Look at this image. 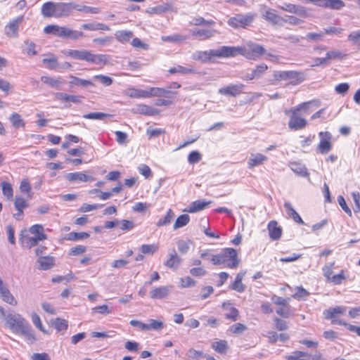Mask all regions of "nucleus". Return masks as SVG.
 Listing matches in <instances>:
<instances>
[{
	"label": "nucleus",
	"instance_id": "10",
	"mask_svg": "<svg viewBox=\"0 0 360 360\" xmlns=\"http://www.w3.org/2000/svg\"><path fill=\"white\" fill-rule=\"evenodd\" d=\"M245 87L243 84H231L229 86L221 88L219 89V94L221 95H227L232 96H237L242 92V89Z\"/></svg>",
	"mask_w": 360,
	"mask_h": 360
},
{
	"label": "nucleus",
	"instance_id": "40",
	"mask_svg": "<svg viewBox=\"0 0 360 360\" xmlns=\"http://www.w3.org/2000/svg\"><path fill=\"white\" fill-rule=\"evenodd\" d=\"M190 221V216L187 214H181L176 219L174 224L173 229L174 230L181 228L188 224Z\"/></svg>",
	"mask_w": 360,
	"mask_h": 360
},
{
	"label": "nucleus",
	"instance_id": "30",
	"mask_svg": "<svg viewBox=\"0 0 360 360\" xmlns=\"http://www.w3.org/2000/svg\"><path fill=\"white\" fill-rule=\"evenodd\" d=\"M65 27H60L55 25H49L44 27V32L46 34H52L55 36L63 37H64Z\"/></svg>",
	"mask_w": 360,
	"mask_h": 360
},
{
	"label": "nucleus",
	"instance_id": "54",
	"mask_svg": "<svg viewBox=\"0 0 360 360\" xmlns=\"http://www.w3.org/2000/svg\"><path fill=\"white\" fill-rule=\"evenodd\" d=\"M326 56L329 63L330 60L342 59L346 56V54H343L341 51L338 50H333L327 52Z\"/></svg>",
	"mask_w": 360,
	"mask_h": 360
},
{
	"label": "nucleus",
	"instance_id": "53",
	"mask_svg": "<svg viewBox=\"0 0 360 360\" xmlns=\"http://www.w3.org/2000/svg\"><path fill=\"white\" fill-rule=\"evenodd\" d=\"M129 96L132 98H148L147 90L131 89Z\"/></svg>",
	"mask_w": 360,
	"mask_h": 360
},
{
	"label": "nucleus",
	"instance_id": "14",
	"mask_svg": "<svg viewBox=\"0 0 360 360\" xmlns=\"http://www.w3.org/2000/svg\"><path fill=\"white\" fill-rule=\"evenodd\" d=\"M265 49L259 44H252L248 46V50L247 51V57L250 59L256 60L257 58L265 53Z\"/></svg>",
	"mask_w": 360,
	"mask_h": 360
},
{
	"label": "nucleus",
	"instance_id": "48",
	"mask_svg": "<svg viewBox=\"0 0 360 360\" xmlns=\"http://www.w3.org/2000/svg\"><path fill=\"white\" fill-rule=\"evenodd\" d=\"M111 117V115L106 114L101 112H89L87 114H84L83 117L85 119L90 120H103L105 117Z\"/></svg>",
	"mask_w": 360,
	"mask_h": 360
},
{
	"label": "nucleus",
	"instance_id": "22",
	"mask_svg": "<svg viewBox=\"0 0 360 360\" xmlns=\"http://www.w3.org/2000/svg\"><path fill=\"white\" fill-rule=\"evenodd\" d=\"M181 262V259L177 255L174 249L169 254V259L165 262V265L169 269H176Z\"/></svg>",
	"mask_w": 360,
	"mask_h": 360
},
{
	"label": "nucleus",
	"instance_id": "4",
	"mask_svg": "<svg viewBox=\"0 0 360 360\" xmlns=\"http://www.w3.org/2000/svg\"><path fill=\"white\" fill-rule=\"evenodd\" d=\"M255 13H248L247 14H236L230 18L228 20V25L233 28H246L255 20Z\"/></svg>",
	"mask_w": 360,
	"mask_h": 360
},
{
	"label": "nucleus",
	"instance_id": "32",
	"mask_svg": "<svg viewBox=\"0 0 360 360\" xmlns=\"http://www.w3.org/2000/svg\"><path fill=\"white\" fill-rule=\"evenodd\" d=\"M115 39L122 43H127L134 37V33L130 30H118L115 34Z\"/></svg>",
	"mask_w": 360,
	"mask_h": 360
},
{
	"label": "nucleus",
	"instance_id": "45",
	"mask_svg": "<svg viewBox=\"0 0 360 360\" xmlns=\"http://www.w3.org/2000/svg\"><path fill=\"white\" fill-rule=\"evenodd\" d=\"M212 348L220 354H224L227 349V342L225 340H219L212 343Z\"/></svg>",
	"mask_w": 360,
	"mask_h": 360
},
{
	"label": "nucleus",
	"instance_id": "41",
	"mask_svg": "<svg viewBox=\"0 0 360 360\" xmlns=\"http://www.w3.org/2000/svg\"><path fill=\"white\" fill-rule=\"evenodd\" d=\"M9 120L15 128L24 127L25 125L24 120L17 112L12 113L9 117Z\"/></svg>",
	"mask_w": 360,
	"mask_h": 360
},
{
	"label": "nucleus",
	"instance_id": "63",
	"mask_svg": "<svg viewBox=\"0 0 360 360\" xmlns=\"http://www.w3.org/2000/svg\"><path fill=\"white\" fill-rule=\"evenodd\" d=\"M201 154L198 151L193 150L190 153L188 157V161L190 164H195L201 160Z\"/></svg>",
	"mask_w": 360,
	"mask_h": 360
},
{
	"label": "nucleus",
	"instance_id": "36",
	"mask_svg": "<svg viewBox=\"0 0 360 360\" xmlns=\"http://www.w3.org/2000/svg\"><path fill=\"white\" fill-rule=\"evenodd\" d=\"M169 72L170 74L178 73L181 75H188L191 73H195V70L192 67H184L181 65H177L170 68L169 70Z\"/></svg>",
	"mask_w": 360,
	"mask_h": 360
},
{
	"label": "nucleus",
	"instance_id": "21",
	"mask_svg": "<svg viewBox=\"0 0 360 360\" xmlns=\"http://www.w3.org/2000/svg\"><path fill=\"white\" fill-rule=\"evenodd\" d=\"M65 178L71 182L93 181L94 178L82 172H71L66 174Z\"/></svg>",
	"mask_w": 360,
	"mask_h": 360
},
{
	"label": "nucleus",
	"instance_id": "23",
	"mask_svg": "<svg viewBox=\"0 0 360 360\" xmlns=\"http://www.w3.org/2000/svg\"><path fill=\"white\" fill-rule=\"evenodd\" d=\"M134 113L142 114L145 115H155L158 113V110L149 105L140 104L132 109Z\"/></svg>",
	"mask_w": 360,
	"mask_h": 360
},
{
	"label": "nucleus",
	"instance_id": "34",
	"mask_svg": "<svg viewBox=\"0 0 360 360\" xmlns=\"http://www.w3.org/2000/svg\"><path fill=\"white\" fill-rule=\"evenodd\" d=\"M29 231L30 233L34 235L38 240H44L47 238L46 235L44 233V227L41 224H35L32 226Z\"/></svg>",
	"mask_w": 360,
	"mask_h": 360
},
{
	"label": "nucleus",
	"instance_id": "26",
	"mask_svg": "<svg viewBox=\"0 0 360 360\" xmlns=\"http://www.w3.org/2000/svg\"><path fill=\"white\" fill-rule=\"evenodd\" d=\"M148 97L150 96H158V97H171V95L174 93L163 88L151 87L147 90Z\"/></svg>",
	"mask_w": 360,
	"mask_h": 360
},
{
	"label": "nucleus",
	"instance_id": "50",
	"mask_svg": "<svg viewBox=\"0 0 360 360\" xmlns=\"http://www.w3.org/2000/svg\"><path fill=\"white\" fill-rule=\"evenodd\" d=\"M348 40L360 49V30L352 32L348 35Z\"/></svg>",
	"mask_w": 360,
	"mask_h": 360
},
{
	"label": "nucleus",
	"instance_id": "5",
	"mask_svg": "<svg viewBox=\"0 0 360 360\" xmlns=\"http://www.w3.org/2000/svg\"><path fill=\"white\" fill-rule=\"evenodd\" d=\"M6 325L13 333H20V330L29 323L21 315L9 314L6 316Z\"/></svg>",
	"mask_w": 360,
	"mask_h": 360
},
{
	"label": "nucleus",
	"instance_id": "13",
	"mask_svg": "<svg viewBox=\"0 0 360 360\" xmlns=\"http://www.w3.org/2000/svg\"><path fill=\"white\" fill-rule=\"evenodd\" d=\"M0 297L3 300L11 305L15 306L17 301L12 295L8 288L4 284L2 279L0 278Z\"/></svg>",
	"mask_w": 360,
	"mask_h": 360
},
{
	"label": "nucleus",
	"instance_id": "6",
	"mask_svg": "<svg viewBox=\"0 0 360 360\" xmlns=\"http://www.w3.org/2000/svg\"><path fill=\"white\" fill-rule=\"evenodd\" d=\"M278 8L283 11L288 12L302 18H307L309 16L307 8L301 5L283 3L282 5L278 6Z\"/></svg>",
	"mask_w": 360,
	"mask_h": 360
},
{
	"label": "nucleus",
	"instance_id": "8",
	"mask_svg": "<svg viewBox=\"0 0 360 360\" xmlns=\"http://www.w3.org/2000/svg\"><path fill=\"white\" fill-rule=\"evenodd\" d=\"M77 8V4L70 3H56L55 18H61L69 15L73 10Z\"/></svg>",
	"mask_w": 360,
	"mask_h": 360
},
{
	"label": "nucleus",
	"instance_id": "61",
	"mask_svg": "<svg viewBox=\"0 0 360 360\" xmlns=\"http://www.w3.org/2000/svg\"><path fill=\"white\" fill-rule=\"evenodd\" d=\"M246 329H247V327L245 325H244L243 323H237L236 324L232 325L230 327L229 330L231 333H235V334H241Z\"/></svg>",
	"mask_w": 360,
	"mask_h": 360
},
{
	"label": "nucleus",
	"instance_id": "59",
	"mask_svg": "<svg viewBox=\"0 0 360 360\" xmlns=\"http://www.w3.org/2000/svg\"><path fill=\"white\" fill-rule=\"evenodd\" d=\"M309 356L308 353L302 351H295L291 354L285 356L287 360H300L301 357Z\"/></svg>",
	"mask_w": 360,
	"mask_h": 360
},
{
	"label": "nucleus",
	"instance_id": "2",
	"mask_svg": "<svg viewBox=\"0 0 360 360\" xmlns=\"http://www.w3.org/2000/svg\"><path fill=\"white\" fill-rule=\"evenodd\" d=\"M208 259L214 265L223 264L230 269L237 268L240 263L237 251L231 248H224L219 254L212 255Z\"/></svg>",
	"mask_w": 360,
	"mask_h": 360
},
{
	"label": "nucleus",
	"instance_id": "60",
	"mask_svg": "<svg viewBox=\"0 0 360 360\" xmlns=\"http://www.w3.org/2000/svg\"><path fill=\"white\" fill-rule=\"evenodd\" d=\"M229 311V312L224 314L225 318L232 321H236L239 316L238 310L233 307H231Z\"/></svg>",
	"mask_w": 360,
	"mask_h": 360
},
{
	"label": "nucleus",
	"instance_id": "9",
	"mask_svg": "<svg viewBox=\"0 0 360 360\" xmlns=\"http://www.w3.org/2000/svg\"><path fill=\"white\" fill-rule=\"evenodd\" d=\"M22 20L23 17L19 16L6 25L4 29L6 35L11 38L17 37L18 35L19 25Z\"/></svg>",
	"mask_w": 360,
	"mask_h": 360
},
{
	"label": "nucleus",
	"instance_id": "43",
	"mask_svg": "<svg viewBox=\"0 0 360 360\" xmlns=\"http://www.w3.org/2000/svg\"><path fill=\"white\" fill-rule=\"evenodd\" d=\"M52 326L58 330H66L68 327V321L65 319L56 318L52 321Z\"/></svg>",
	"mask_w": 360,
	"mask_h": 360
},
{
	"label": "nucleus",
	"instance_id": "20",
	"mask_svg": "<svg viewBox=\"0 0 360 360\" xmlns=\"http://www.w3.org/2000/svg\"><path fill=\"white\" fill-rule=\"evenodd\" d=\"M41 81L49 86L58 90L61 89L62 86L65 84V81L60 77L55 78L48 76H42L41 77Z\"/></svg>",
	"mask_w": 360,
	"mask_h": 360
},
{
	"label": "nucleus",
	"instance_id": "62",
	"mask_svg": "<svg viewBox=\"0 0 360 360\" xmlns=\"http://www.w3.org/2000/svg\"><path fill=\"white\" fill-rule=\"evenodd\" d=\"M93 312L99 313L101 314H109L112 312V308H109L108 305L103 304L95 307L92 309Z\"/></svg>",
	"mask_w": 360,
	"mask_h": 360
},
{
	"label": "nucleus",
	"instance_id": "64",
	"mask_svg": "<svg viewBox=\"0 0 360 360\" xmlns=\"http://www.w3.org/2000/svg\"><path fill=\"white\" fill-rule=\"evenodd\" d=\"M158 250V246L155 244L151 245H142L141 247V252L143 254H153Z\"/></svg>",
	"mask_w": 360,
	"mask_h": 360
},
{
	"label": "nucleus",
	"instance_id": "27",
	"mask_svg": "<svg viewBox=\"0 0 360 360\" xmlns=\"http://www.w3.org/2000/svg\"><path fill=\"white\" fill-rule=\"evenodd\" d=\"M110 60V56L106 54H94L90 51L89 61L96 65H106Z\"/></svg>",
	"mask_w": 360,
	"mask_h": 360
},
{
	"label": "nucleus",
	"instance_id": "7",
	"mask_svg": "<svg viewBox=\"0 0 360 360\" xmlns=\"http://www.w3.org/2000/svg\"><path fill=\"white\" fill-rule=\"evenodd\" d=\"M320 143L317 146V150L322 153H328L332 149V143L330 139L332 135L329 131H321L319 134Z\"/></svg>",
	"mask_w": 360,
	"mask_h": 360
},
{
	"label": "nucleus",
	"instance_id": "18",
	"mask_svg": "<svg viewBox=\"0 0 360 360\" xmlns=\"http://www.w3.org/2000/svg\"><path fill=\"white\" fill-rule=\"evenodd\" d=\"M269 235L273 240H278L281 237L282 229L278 226L276 221H271L267 226Z\"/></svg>",
	"mask_w": 360,
	"mask_h": 360
},
{
	"label": "nucleus",
	"instance_id": "55",
	"mask_svg": "<svg viewBox=\"0 0 360 360\" xmlns=\"http://www.w3.org/2000/svg\"><path fill=\"white\" fill-rule=\"evenodd\" d=\"M42 62L43 63L46 64L47 68L51 70H55L59 67L57 58L55 56H52L49 58H44Z\"/></svg>",
	"mask_w": 360,
	"mask_h": 360
},
{
	"label": "nucleus",
	"instance_id": "37",
	"mask_svg": "<svg viewBox=\"0 0 360 360\" xmlns=\"http://www.w3.org/2000/svg\"><path fill=\"white\" fill-rule=\"evenodd\" d=\"M20 334L23 335L25 339L31 344L36 340V338L30 323L26 325L23 329L20 330Z\"/></svg>",
	"mask_w": 360,
	"mask_h": 360
},
{
	"label": "nucleus",
	"instance_id": "57",
	"mask_svg": "<svg viewBox=\"0 0 360 360\" xmlns=\"http://www.w3.org/2000/svg\"><path fill=\"white\" fill-rule=\"evenodd\" d=\"M25 44L27 46L25 53L29 56H35L37 51L35 50L36 44L29 39L25 41Z\"/></svg>",
	"mask_w": 360,
	"mask_h": 360
},
{
	"label": "nucleus",
	"instance_id": "42",
	"mask_svg": "<svg viewBox=\"0 0 360 360\" xmlns=\"http://www.w3.org/2000/svg\"><path fill=\"white\" fill-rule=\"evenodd\" d=\"M83 37H84V33L82 32L77 31V30H72L65 27L63 38L77 40Z\"/></svg>",
	"mask_w": 360,
	"mask_h": 360
},
{
	"label": "nucleus",
	"instance_id": "56",
	"mask_svg": "<svg viewBox=\"0 0 360 360\" xmlns=\"http://www.w3.org/2000/svg\"><path fill=\"white\" fill-rule=\"evenodd\" d=\"M324 34L323 30L320 32L316 33V32H309L307 34L305 39L307 40H311L313 41H321L323 39Z\"/></svg>",
	"mask_w": 360,
	"mask_h": 360
},
{
	"label": "nucleus",
	"instance_id": "38",
	"mask_svg": "<svg viewBox=\"0 0 360 360\" xmlns=\"http://www.w3.org/2000/svg\"><path fill=\"white\" fill-rule=\"evenodd\" d=\"M20 240L24 246H25L28 248H32V247L37 245L38 244L39 241H41L40 240H38L34 236V237H30V236L24 237L22 236V233L20 234Z\"/></svg>",
	"mask_w": 360,
	"mask_h": 360
},
{
	"label": "nucleus",
	"instance_id": "24",
	"mask_svg": "<svg viewBox=\"0 0 360 360\" xmlns=\"http://www.w3.org/2000/svg\"><path fill=\"white\" fill-rule=\"evenodd\" d=\"M267 160V157L261 153H252L248 160V168L252 169L263 164Z\"/></svg>",
	"mask_w": 360,
	"mask_h": 360
},
{
	"label": "nucleus",
	"instance_id": "15",
	"mask_svg": "<svg viewBox=\"0 0 360 360\" xmlns=\"http://www.w3.org/2000/svg\"><path fill=\"white\" fill-rule=\"evenodd\" d=\"M213 57H214V49L205 51H198L194 52L192 55V58L193 60H198L204 63L210 62Z\"/></svg>",
	"mask_w": 360,
	"mask_h": 360
},
{
	"label": "nucleus",
	"instance_id": "46",
	"mask_svg": "<svg viewBox=\"0 0 360 360\" xmlns=\"http://www.w3.org/2000/svg\"><path fill=\"white\" fill-rule=\"evenodd\" d=\"M1 187L3 194L8 199L11 198L13 195V190L10 183L3 181L1 183Z\"/></svg>",
	"mask_w": 360,
	"mask_h": 360
},
{
	"label": "nucleus",
	"instance_id": "25",
	"mask_svg": "<svg viewBox=\"0 0 360 360\" xmlns=\"http://www.w3.org/2000/svg\"><path fill=\"white\" fill-rule=\"evenodd\" d=\"M345 6L342 0H321L319 6L333 10H340Z\"/></svg>",
	"mask_w": 360,
	"mask_h": 360
},
{
	"label": "nucleus",
	"instance_id": "58",
	"mask_svg": "<svg viewBox=\"0 0 360 360\" xmlns=\"http://www.w3.org/2000/svg\"><path fill=\"white\" fill-rule=\"evenodd\" d=\"M89 237V234L86 232H71L69 234V239L72 240H79L86 239Z\"/></svg>",
	"mask_w": 360,
	"mask_h": 360
},
{
	"label": "nucleus",
	"instance_id": "35",
	"mask_svg": "<svg viewBox=\"0 0 360 360\" xmlns=\"http://www.w3.org/2000/svg\"><path fill=\"white\" fill-rule=\"evenodd\" d=\"M38 262L40 265V269L48 270L54 265V258L50 256L39 257Z\"/></svg>",
	"mask_w": 360,
	"mask_h": 360
},
{
	"label": "nucleus",
	"instance_id": "19",
	"mask_svg": "<svg viewBox=\"0 0 360 360\" xmlns=\"http://www.w3.org/2000/svg\"><path fill=\"white\" fill-rule=\"evenodd\" d=\"M217 33L216 30L194 29L192 30V35L197 37L200 40L208 39Z\"/></svg>",
	"mask_w": 360,
	"mask_h": 360
},
{
	"label": "nucleus",
	"instance_id": "51",
	"mask_svg": "<svg viewBox=\"0 0 360 360\" xmlns=\"http://www.w3.org/2000/svg\"><path fill=\"white\" fill-rule=\"evenodd\" d=\"M187 39L186 36L181 34H173L170 36H162V40L168 42H179L185 41Z\"/></svg>",
	"mask_w": 360,
	"mask_h": 360
},
{
	"label": "nucleus",
	"instance_id": "52",
	"mask_svg": "<svg viewBox=\"0 0 360 360\" xmlns=\"http://www.w3.org/2000/svg\"><path fill=\"white\" fill-rule=\"evenodd\" d=\"M28 205H29L25 198L21 196H15L14 206L18 211H20V210H23V209L27 207Z\"/></svg>",
	"mask_w": 360,
	"mask_h": 360
},
{
	"label": "nucleus",
	"instance_id": "3",
	"mask_svg": "<svg viewBox=\"0 0 360 360\" xmlns=\"http://www.w3.org/2000/svg\"><path fill=\"white\" fill-rule=\"evenodd\" d=\"M273 76L276 81H289L291 85H297L304 80V75L297 71H274Z\"/></svg>",
	"mask_w": 360,
	"mask_h": 360
},
{
	"label": "nucleus",
	"instance_id": "49",
	"mask_svg": "<svg viewBox=\"0 0 360 360\" xmlns=\"http://www.w3.org/2000/svg\"><path fill=\"white\" fill-rule=\"evenodd\" d=\"M268 66L262 63L255 67V69L252 70L253 75H255L256 79L260 78L267 70Z\"/></svg>",
	"mask_w": 360,
	"mask_h": 360
},
{
	"label": "nucleus",
	"instance_id": "44",
	"mask_svg": "<svg viewBox=\"0 0 360 360\" xmlns=\"http://www.w3.org/2000/svg\"><path fill=\"white\" fill-rule=\"evenodd\" d=\"M174 217V214L173 211L171 209H169L166 215L164 217L160 218L157 222V226H162L169 224Z\"/></svg>",
	"mask_w": 360,
	"mask_h": 360
},
{
	"label": "nucleus",
	"instance_id": "1",
	"mask_svg": "<svg viewBox=\"0 0 360 360\" xmlns=\"http://www.w3.org/2000/svg\"><path fill=\"white\" fill-rule=\"evenodd\" d=\"M320 105L319 100L304 102L289 110L290 113L288 121V127L293 131L301 130L306 127L307 121L302 117L304 115L309 113V109L312 107L317 108Z\"/></svg>",
	"mask_w": 360,
	"mask_h": 360
},
{
	"label": "nucleus",
	"instance_id": "33",
	"mask_svg": "<svg viewBox=\"0 0 360 360\" xmlns=\"http://www.w3.org/2000/svg\"><path fill=\"white\" fill-rule=\"evenodd\" d=\"M346 307L342 306H337L334 308H330L325 310L323 314L326 319H333L338 314H344L346 312Z\"/></svg>",
	"mask_w": 360,
	"mask_h": 360
},
{
	"label": "nucleus",
	"instance_id": "47",
	"mask_svg": "<svg viewBox=\"0 0 360 360\" xmlns=\"http://www.w3.org/2000/svg\"><path fill=\"white\" fill-rule=\"evenodd\" d=\"M71 78V81L70 82V84L77 85V86H93L94 84L90 80H86L84 79H81L75 76H70Z\"/></svg>",
	"mask_w": 360,
	"mask_h": 360
},
{
	"label": "nucleus",
	"instance_id": "17",
	"mask_svg": "<svg viewBox=\"0 0 360 360\" xmlns=\"http://www.w3.org/2000/svg\"><path fill=\"white\" fill-rule=\"evenodd\" d=\"M90 51L87 50H73L69 49L65 52V54L74 59L89 61Z\"/></svg>",
	"mask_w": 360,
	"mask_h": 360
},
{
	"label": "nucleus",
	"instance_id": "28",
	"mask_svg": "<svg viewBox=\"0 0 360 360\" xmlns=\"http://www.w3.org/2000/svg\"><path fill=\"white\" fill-rule=\"evenodd\" d=\"M41 14L45 18L55 17L56 3L49 1L44 4L41 9Z\"/></svg>",
	"mask_w": 360,
	"mask_h": 360
},
{
	"label": "nucleus",
	"instance_id": "12",
	"mask_svg": "<svg viewBox=\"0 0 360 360\" xmlns=\"http://www.w3.org/2000/svg\"><path fill=\"white\" fill-rule=\"evenodd\" d=\"M238 49L232 46H223L217 49H214V57L228 58L235 56Z\"/></svg>",
	"mask_w": 360,
	"mask_h": 360
},
{
	"label": "nucleus",
	"instance_id": "39",
	"mask_svg": "<svg viewBox=\"0 0 360 360\" xmlns=\"http://www.w3.org/2000/svg\"><path fill=\"white\" fill-rule=\"evenodd\" d=\"M290 169L296 174L306 176L308 174L307 168L302 164L294 162L290 164Z\"/></svg>",
	"mask_w": 360,
	"mask_h": 360
},
{
	"label": "nucleus",
	"instance_id": "16",
	"mask_svg": "<svg viewBox=\"0 0 360 360\" xmlns=\"http://www.w3.org/2000/svg\"><path fill=\"white\" fill-rule=\"evenodd\" d=\"M263 18L270 22L271 24L276 25H282L284 18L276 14V11L273 9H268L263 14Z\"/></svg>",
	"mask_w": 360,
	"mask_h": 360
},
{
	"label": "nucleus",
	"instance_id": "29",
	"mask_svg": "<svg viewBox=\"0 0 360 360\" xmlns=\"http://www.w3.org/2000/svg\"><path fill=\"white\" fill-rule=\"evenodd\" d=\"M287 214L291 217L296 223L304 224V221L299 214L294 210L292 205L289 202H285L283 205Z\"/></svg>",
	"mask_w": 360,
	"mask_h": 360
},
{
	"label": "nucleus",
	"instance_id": "11",
	"mask_svg": "<svg viewBox=\"0 0 360 360\" xmlns=\"http://www.w3.org/2000/svg\"><path fill=\"white\" fill-rule=\"evenodd\" d=\"M172 289V285L160 286L154 288L150 292V295L152 299H164L167 297Z\"/></svg>",
	"mask_w": 360,
	"mask_h": 360
},
{
	"label": "nucleus",
	"instance_id": "31",
	"mask_svg": "<svg viewBox=\"0 0 360 360\" xmlns=\"http://www.w3.org/2000/svg\"><path fill=\"white\" fill-rule=\"evenodd\" d=\"M210 202H206L205 200H195L193 202L186 210L188 212L194 213L204 210Z\"/></svg>",
	"mask_w": 360,
	"mask_h": 360
}]
</instances>
